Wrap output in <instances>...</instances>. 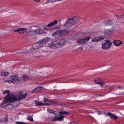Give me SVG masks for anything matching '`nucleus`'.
I'll list each match as a JSON object with an SVG mask.
<instances>
[{
  "mask_svg": "<svg viewBox=\"0 0 124 124\" xmlns=\"http://www.w3.org/2000/svg\"><path fill=\"white\" fill-rule=\"evenodd\" d=\"M58 23L57 20H55L53 21L52 22L49 23L46 26L50 27L51 26H53L55 25L56 24Z\"/></svg>",
  "mask_w": 124,
  "mask_h": 124,
  "instance_id": "obj_19",
  "label": "nucleus"
},
{
  "mask_svg": "<svg viewBox=\"0 0 124 124\" xmlns=\"http://www.w3.org/2000/svg\"><path fill=\"white\" fill-rule=\"evenodd\" d=\"M47 110L48 112L49 113H54L56 112L54 110L52 109H50L49 108H48Z\"/></svg>",
  "mask_w": 124,
  "mask_h": 124,
  "instance_id": "obj_27",
  "label": "nucleus"
},
{
  "mask_svg": "<svg viewBox=\"0 0 124 124\" xmlns=\"http://www.w3.org/2000/svg\"><path fill=\"white\" fill-rule=\"evenodd\" d=\"M26 31V29L24 28H19L13 30L14 32H17L22 34L25 33Z\"/></svg>",
  "mask_w": 124,
  "mask_h": 124,
  "instance_id": "obj_10",
  "label": "nucleus"
},
{
  "mask_svg": "<svg viewBox=\"0 0 124 124\" xmlns=\"http://www.w3.org/2000/svg\"><path fill=\"white\" fill-rule=\"evenodd\" d=\"M51 102L53 103L56 104L57 103V101H54L53 100H51Z\"/></svg>",
  "mask_w": 124,
  "mask_h": 124,
  "instance_id": "obj_36",
  "label": "nucleus"
},
{
  "mask_svg": "<svg viewBox=\"0 0 124 124\" xmlns=\"http://www.w3.org/2000/svg\"><path fill=\"white\" fill-rule=\"evenodd\" d=\"M8 121V116H6L3 119H1V122L3 123H5L7 122Z\"/></svg>",
  "mask_w": 124,
  "mask_h": 124,
  "instance_id": "obj_23",
  "label": "nucleus"
},
{
  "mask_svg": "<svg viewBox=\"0 0 124 124\" xmlns=\"http://www.w3.org/2000/svg\"><path fill=\"white\" fill-rule=\"evenodd\" d=\"M48 99L46 98H44L43 101L44 102H47Z\"/></svg>",
  "mask_w": 124,
  "mask_h": 124,
  "instance_id": "obj_35",
  "label": "nucleus"
},
{
  "mask_svg": "<svg viewBox=\"0 0 124 124\" xmlns=\"http://www.w3.org/2000/svg\"><path fill=\"white\" fill-rule=\"evenodd\" d=\"M65 79L66 78H65V77H62L58 79L53 80H52V82H58L59 81L60 79Z\"/></svg>",
  "mask_w": 124,
  "mask_h": 124,
  "instance_id": "obj_25",
  "label": "nucleus"
},
{
  "mask_svg": "<svg viewBox=\"0 0 124 124\" xmlns=\"http://www.w3.org/2000/svg\"><path fill=\"white\" fill-rule=\"evenodd\" d=\"M67 33V31L66 30H61L54 32L53 34L52 35L56 38H57L60 36H62L63 34H66Z\"/></svg>",
  "mask_w": 124,
  "mask_h": 124,
  "instance_id": "obj_3",
  "label": "nucleus"
},
{
  "mask_svg": "<svg viewBox=\"0 0 124 124\" xmlns=\"http://www.w3.org/2000/svg\"><path fill=\"white\" fill-rule=\"evenodd\" d=\"M71 124H76V123L74 122H72L70 123Z\"/></svg>",
  "mask_w": 124,
  "mask_h": 124,
  "instance_id": "obj_39",
  "label": "nucleus"
},
{
  "mask_svg": "<svg viewBox=\"0 0 124 124\" xmlns=\"http://www.w3.org/2000/svg\"><path fill=\"white\" fill-rule=\"evenodd\" d=\"M113 24L111 20L107 21L105 23V26H110Z\"/></svg>",
  "mask_w": 124,
  "mask_h": 124,
  "instance_id": "obj_20",
  "label": "nucleus"
},
{
  "mask_svg": "<svg viewBox=\"0 0 124 124\" xmlns=\"http://www.w3.org/2000/svg\"><path fill=\"white\" fill-rule=\"evenodd\" d=\"M9 72L3 71L1 72V74L2 76H6L9 74Z\"/></svg>",
  "mask_w": 124,
  "mask_h": 124,
  "instance_id": "obj_26",
  "label": "nucleus"
},
{
  "mask_svg": "<svg viewBox=\"0 0 124 124\" xmlns=\"http://www.w3.org/2000/svg\"><path fill=\"white\" fill-rule=\"evenodd\" d=\"M112 44V43L110 40H106L105 43L102 44V48L104 50L108 49L110 47Z\"/></svg>",
  "mask_w": 124,
  "mask_h": 124,
  "instance_id": "obj_5",
  "label": "nucleus"
},
{
  "mask_svg": "<svg viewBox=\"0 0 124 124\" xmlns=\"http://www.w3.org/2000/svg\"><path fill=\"white\" fill-rule=\"evenodd\" d=\"M17 98L13 93H10L3 100V104H5L8 102H13L17 101Z\"/></svg>",
  "mask_w": 124,
  "mask_h": 124,
  "instance_id": "obj_2",
  "label": "nucleus"
},
{
  "mask_svg": "<svg viewBox=\"0 0 124 124\" xmlns=\"http://www.w3.org/2000/svg\"><path fill=\"white\" fill-rule=\"evenodd\" d=\"M101 88H102V86H103L101 85Z\"/></svg>",
  "mask_w": 124,
  "mask_h": 124,
  "instance_id": "obj_44",
  "label": "nucleus"
},
{
  "mask_svg": "<svg viewBox=\"0 0 124 124\" xmlns=\"http://www.w3.org/2000/svg\"><path fill=\"white\" fill-rule=\"evenodd\" d=\"M27 95V93H25V94L23 95H22L21 94L19 95V97L20 99H25Z\"/></svg>",
  "mask_w": 124,
  "mask_h": 124,
  "instance_id": "obj_24",
  "label": "nucleus"
},
{
  "mask_svg": "<svg viewBox=\"0 0 124 124\" xmlns=\"http://www.w3.org/2000/svg\"><path fill=\"white\" fill-rule=\"evenodd\" d=\"M72 18L75 23L78 22L80 20V17L78 16H75L73 17Z\"/></svg>",
  "mask_w": 124,
  "mask_h": 124,
  "instance_id": "obj_21",
  "label": "nucleus"
},
{
  "mask_svg": "<svg viewBox=\"0 0 124 124\" xmlns=\"http://www.w3.org/2000/svg\"><path fill=\"white\" fill-rule=\"evenodd\" d=\"M43 89V88L42 86H39L36 88L34 89V90L37 89L38 91H40L42 90Z\"/></svg>",
  "mask_w": 124,
  "mask_h": 124,
  "instance_id": "obj_31",
  "label": "nucleus"
},
{
  "mask_svg": "<svg viewBox=\"0 0 124 124\" xmlns=\"http://www.w3.org/2000/svg\"><path fill=\"white\" fill-rule=\"evenodd\" d=\"M47 102H51V100H49L48 99Z\"/></svg>",
  "mask_w": 124,
  "mask_h": 124,
  "instance_id": "obj_40",
  "label": "nucleus"
},
{
  "mask_svg": "<svg viewBox=\"0 0 124 124\" xmlns=\"http://www.w3.org/2000/svg\"><path fill=\"white\" fill-rule=\"evenodd\" d=\"M34 1L36 2H39L40 1V0H33Z\"/></svg>",
  "mask_w": 124,
  "mask_h": 124,
  "instance_id": "obj_38",
  "label": "nucleus"
},
{
  "mask_svg": "<svg viewBox=\"0 0 124 124\" xmlns=\"http://www.w3.org/2000/svg\"><path fill=\"white\" fill-rule=\"evenodd\" d=\"M49 40L48 38L46 37L39 41L34 43L32 45L33 49L36 50L39 49L47 43Z\"/></svg>",
  "mask_w": 124,
  "mask_h": 124,
  "instance_id": "obj_1",
  "label": "nucleus"
},
{
  "mask_svg": "<svg viewBox=\"0 0 124 124\" xmlns=\"http://www.w3.org/2000/svg\"><path fill=\"white\" fill-rule=\"evenodd\" d=\"M23 78L24 80H27L28 79V76L26 75H24L23 76Z\"/></svg>",
  "mask_w": 124,
  "mask_h": 124,
  "instance_id": "obj_28",
  "label": "nucleus"
},
{
  "mask_svg": "<svg viewBox=\"0 0 124 124\" xmlns=\"http://www.w3.org/2000/svg\"><path fill=\"white\" fill-rule=\"evenodd\" d=\"M120 86L118 87V88H120Z\"/></svg>",
  "mask_w": 124,
  "mask_h": 124,
  "instance_id": "obj_47",
  "label": "nucleus"
},
{
  "mask_svg": "<svg viewBox=\"0 0 124 124\" xmlns=\"http://www.w3.org/2000/svg\"><path fill=\"white\" fill-rule=\"evenodd\" d=\"M22 53H24V52H22Z\"/></svg>",
  "mask_w": 124,
  "mask_h": 124,
  "instance_id": "obj_46",
  "label": "nucleus"
},
{
  "mask_svg": "<svg viewBox=\"0 0 124 124\" xmlns=\"http://www.w3.org/2000/svg\"><path fill=\"white\" fill-rule=\"evenodd\" d=\"M17 53H20V52H18Z\"/></svg>",
  "mask_w": 124,
  "mask_h": 124,
  "instance_id": "obj_45",
  "label": "nucleus"
},
{
  "mask_svg": "<svg viewBox=\"0 0 124 124\" xmlns=\"http://www.w3.org/2000/svg\"><path fill=\"white\" fill-rule=\"evenodd\" d=\"M16 123L17 124H26V123L23 122H16Z\"/></svg>",
  "mask_w": 124,
  "mask_h": 124,
  "instance_id": "obj_34",
  "label": "nucleus"
},
{
  "mask_svg": "<svg viewBox=\"0 0 124 124\" xmlns=\"http://www.w3.org/2000/svg\"><path fill=\"white\" fill-rule=\"evenodd\" d=\"M100 95L101 96V95Z\"/></svg>",
  "mask_w": 124,
  "mask_h": 124,
  "instance_id": "obj_49",
  "label": "nucleus"
},
{
  "mask_svg": "<svg viewBox=\"0 0 124 124\" xmlns=\"http://www.w3.org/2000/svg\"><path fill=\"white\" fill-rule=\"evenodd\" d=\"M58 115L56 117V120L55 122L58 121H62L63 120V118H64V116H63L61 115H60L59 114H58Z\"/></svg>",
  "mask_w": 124,
  "mask_h": 124,
  "instance_id": "obj_18",
  "label": "nucleus"
},
{
  "mask_svg": "<svg viewBox=\"0 0 124 124\" xmlns=\"http://www.w3.org/2000/svg\"><path fill=\"white\" fill-rule=\"evenodd\" d=\"M45 104V105H46L47 106H48V105L47 104Z\"/></svg>",
  "mask_w": 124,
  "mask_h": 124,
  "instance_id": "obj_42",
  "label": "nucleus"
},
{
  "mask_svg": "<svg viewBox=\"0 0 124 124\" xmlns=\"http://www.w3.org/2000/svg\"><path fill=\"white\" fill-rule=\"evenodd\" d=\"M10 91L9 90H7L3 92V94H5L8 93H10Z\"/></svg>",
  "mask_w": 124,
  "mask_h": 124,
  "instance_id": "obj_32",
  "label": "nucleus"
},
{
  "mask_svg": "<svg viewBox=\"0 0 124 124\" xmlns=\"http://www.w3.org/2000/svg\"><path fill=\"white\" fill-rule=\"evenodd\" d=\"M114 45L116 46H118L120 45L122 42V41L119 40H114L113 41Z\"/></svg>",
  "mask_w": 124,
  "mask_h": 124,
  "instance_id": "obj_16",
  "label": "nucleus"
},
{
  "mask_svg": "<svg viewBox=\"0 0 124 124\" xmlns=\"http://www.w3.org/2000/svg\"><path fill=\"white\" fill-rule=\"evenodd\" d=\"M90 37L87 36L83 38H80L78 39L77 41L78 43L80 44H83L88 41L90 39Z\"/></svg>",
  "mask_w": 124,
  "mask_h": 124,
  "instance_id": "obj_7",
  "label": "nucleus"
},
{
  "mask_svg": "<svg viewBox=\"0 0 124 124\" xmlns=\"http://www.w3.org/2000/svg\"><path fill=\"white\" fill-rule=\"evenodd\" d=\"M0 121L1 122V120H0Z\"/></svg>",
  "mask_w": 124,
  "mask_h": 124,
  "instance_id": "obj_48",
  "label": "nucleus"
},
{
  "mask_svg": "<svg viewBox=\"0 0 124 124\" xmlns=\"http://www.w3.org/2000/svg\"><path fill=\"white\" fill-rule=\"evenodd\" d=\"M114 28L112 27L110 29H106L105 30V32L107 35H110L114 32Z\"/></svg>",
  "mask_w": 124,
  "mask_h": 124,
  "instance_id": "obj_13",
  "label": "nucleus"
},
{
  "mask_svg": "<svg viewBox=\"0 0 124 124\" xmlns=\"http://www.w3.org/2000/svg\"><path fill=\"white\" fill-rule=\"evenodd\" d=\"M101 112H99V113H98V114H101Z\"/></svg>",
  "mask_w": 124,
  "mask_h": 124,
  "instance_id": "obj_41",
  "label": "nucleus"
},
{
  "mask_svg": "<svg viewBox=\"0 0 124 124\" xmlns=\"http://www.w3.org/2000/svg\"><path fill=\"white\" fill-rule=\"evenodd\" d=\"M32 32H34L35 34L36 33L37 34H41L43 32V31L42 29H37L33 30L29 32L30 34L32 33Z\"/></svg>",
  "mask_w": 124,
  "mask_h": 124,
  "instance_id": "obj_11",
  "label": "nucleus"
},
{
  "mask_svg": "<svg viewBox=\"0 0 124 124\" xmlns=\"http://www.w3.org/2000/svg\"><path fill=\"white\" fill-rule=\"evenodd\" d=\"M117 79H118V80H120V78H117Z\"/></svg>",
  "mask_w": 124,
  "mask_h": 124,
  "instance_id": "obj_43",
  "label": "nucleus"
},
{
  "mask_svg": "<svg viewBox=\"0 0 124 124\" xmlns=\"http://www.w3.org/2000/svg\"><path fill=\"white\" fill-rule=\"evenodd\" d=\"M75 23L73 18L69 19L65 23L64 26L66 27H68L73 25Z\"/></svg>",
  "mask_w": 124,
  "mask_h": 124,
  "instance_id": "obj_8",
  "label": "nucleus"
},
{
  "mask_svg": "<svg viewBox=\"0 0 124 124\" xmlns=\"http://www.w3.org/2000/svg\"><path fill=\"white\" fill-rule=\"evenodd\" d=\"M55 0H46V2L44 3L45 4L49 2H55Z\"/></svg>",
  "mask_w": 124,
  "mask_h": 124,
  "instance_id": "obj_29",
  "label": "nucleus"
},
{
  "mask_svg": "<svg viewBox=\"0 0 124 124\" xmlns=\"http://www.w3.org/2000/svg\"><path fill=\"white\" fill-rule=\"evenodd\" d=\"M57 41H53L48 45V46L52 49H56L59 48L58 45Z\"/></svg>",
  "mask_w": 124,
  "mask_h": 124,
  "instance_id": "obj_9",
  "label": "nucleus"
},
{
  "mask_svg": "<svg viewBox=\"0 0 124 124\" xmlns=\"http://www.w3.org/2000/svg\"><path fill=\"white\" fill-rule=\"evenodd\" d=\"M58 115V114L54 113H49L48 116V120L51 122H55L56 117Z\"/></svg>",
  "mask_w": 124,
  "mask_h": 124,
  "instance_id": "obj_6",
  "label": "nucleus"
},
{
  "mask_svg": "<svg viewBox=\"0 0 124 124\" xmlns=\"http://www.w3.org/2000/svg\"><path fill=\"white\" fill-rule=\"evenodd\" d=\"M104 39V37L103 36H101L98 37H95L93 38L92 40L93 42L97 41L99 42L103 40Z\"/></svg>",
  "mask_w": 124,
  "mask_h": 124,
  "instance_id": "obj_15",
  "label": "nucleus"
},
{
  "mask_svg": "<svg viewBox=\"0 0 124 124\" xmlns=\"http://www.w3.org/2000/svg\"><path fill=\"white\" fill-rule=\"evenodd\" d=\"M107 116H109L112 119H113L114 120H116L117 119L118 117L115 114H112L110 112L106 113Z\"/></svg>",
  "mask_w": 124,
  "mask_h": 124,
  "instance_id": "obj_14",
  "label": "nucleus"
},
{
  "mask_svg": "<svg viewBox=\"0 0 124 124\" xmlns=\"http://www.w3.org/2000/svg\"><path fill=\"white\" fill-rule=\"evenodd\" d=\"M27 119L30 120L31 122H33V119L32 117L30 116H28L27 117Z\"/></svg>",
  "mask_w": 124,
  "mask_h": 124,
  "instance_id": "obj_33",
  "label": "nucleus"
},
{
  "mask_svg": "<svg viewBox=\"0 0 124 124\" xmlns=\"http://www.w3.org/2000/svg\"><path fill=\"white\" fill-rule=\"evenodd\" d=\"M6 82H8L9 83H13V80H12L7 81Z\"/></svg>",
  "mask_w": 124,
  "mask_h": 124,
  "instance_id": "obj_37",
  "label": "nucleus"
},
{
  "mask_svg": "<svg viewBox=\"0 0 124 124\" xmlns=\"http://www.w3.org/2000/svg\"><path fill=\"white\" fill-rule=\"evenodd\" d=\"M59 114L61 115L62 114H68V113L67 112H66L65 111H62L60 112H59Z\"/></svg>",
  "mask_w": 124,
  "mask_h": 124,
  "instance_id": "obj_30",
  "label": "nucleus"
},
{
  "mask_svg": "<svg viewBox=\"0 0 124 124\" xmlns=\"http://www.w3.org/2000/svg\"><path fill=\"white\" fill-rule=\"evenodd\" d=\"M35 103L37 106H42L45 105V104L41 102H39L36 101H35Z\"/></svg>",
  "mask_w": 124,
  "mask_h": 124,
  "instance_id": "obj_22",
  "label": "nucleus"
},
{
  "mask_svg": "<svg viewBox=\"0 0 124 124\" xmlns=\"http://www.w3.org/2000/svg\"><path fill=\"white\" fill-rule=\"evenodd\" d=\"M96 84H99L100 85H105L104 82H102V80L99 78H96L94 80Z\"/></svg>",
  "mask_w": 124,
  "mask_h": 124,
  "instance_id": "obj_12",
  "label": "nucleus"
},
{
  "mask_svg": "<svg viewBox=\"0 0 124 124\" xmlns=\"http://www.w3.org/2000/svg\"><path fill=\"white\" fill-rule=\"evenodd\" d=\"M11 78L13 80V83L15 84H19L22 82L21 78L18 77L16 75H13Z\"/></svg>",
  "mask_w": 124,
  "mask_h": 124,
  "instance_id": "obj_4",
  "label": "nucleus"
},
{
  "mask_svg": "<svg viewBox=\"0 0 124 124\" xmlns=\"http://www.w3.org/2000/svg\"><path fill=\"white\" fill-rule=\"evenodd\" d=\"M66 43V41L64 39H62L59 41V42H58V44L59 45V48L61 47L62 45Z\"/></svg>",
  "mask_w": 124,
  "mask_h": 124,
  "instance_id": "obj_17",
  "label": "nucleus"
}]
</instances>
